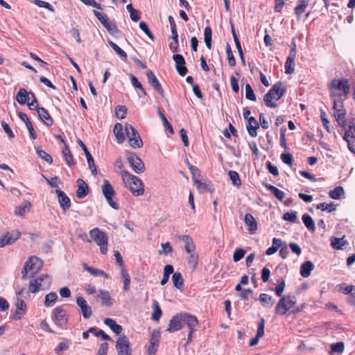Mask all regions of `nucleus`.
Here are the masks:
<instances>
[{"label":"nucleus","instance_id":"58836bf2","mask_svg":"<svg viewBox=\"0 0 355 355\" xmlns=\"http://www.w3.org/2000/svg\"><path fill=\"white\" fill-rule=\"evenodd\" d=\"M104 323L116 334H119L123 330L122 327L116 324V321L112 318H105L104 320Z\"/></svg>","mask_w":355,"mask_h":355},{"label":"nucleus","instance_id":"f03ea898","mask_svg":"<svg viewBox=\"0 0 355 355\" xmlns=\"http://www.w3.org/2000/svg\"><path fill=\"white\" fill-rule=\"evenodd\" d=\"M184 325L188 327L198 326V320L195 315L188 313H180L173 315L170 320L167 331L175 332L181 329Z\"/></svg>","mask_w":355,"mask_h":355},{"label":"nucleus","instance_id":"e2e57ef3","mask_svg":"<svg viewBox=\"0 0 355 355\" xmlns=\"http://www.w3.org/2000/svg\"><path fill=\"white\" fill-rule=\"evenodd\" d=\"M127 109L125 106L118 105L115 108V114L117 118L123 119L125 117Z\"/></svg>","mask_w":355,"mask_h":355},{"label":"nucleus","instance_id":"09e8293b","mask_svg":"<svg viewBox=\"0 0 355 355\" xmlns=\"http://www.w3.org/2000/svg\"><path fill=\"white\" fill-rule=\"evenodd\" d=\"M259 300L263 306H272V305L273 304V300L272 296L266 293H261L259 295Z\"/></svg>","mask_w":355,"mask_h":355},{"label":"nucleus","instance_id":"a211bd4d","mask_svg":"<svg viewBox=\"0 0 355 355\" xmlns=\"http://www.w3.org/2000/svg\"><path fill=\"white\" fill-rule=\"evenodd\" d=\"M343 139L347 143L348 149L355 154V128L349 126L343 135Z\"/></svg>","mask_w":355,"mask_h":355},{"label":"nucleus","instance_id":"ea45409f","mask_svg":"<svg viewBox=\"0 0 355 355\" xmlns=\"http://www.w3.org/2000/svg\"><path fill=\"white\" fill-rule=\"evenodd\" d=\"M83 268L89 272L91 275L96 277V276H103L105 278L107 279L108 275L103 270H99L98 268H94L90 266H88L86 263H83Z\"/></svg>","mask_w":355,"mask_h":355},{"label":"nucleus","instance_id":"c85d7f7f","mask_svg":"<svg viewBox=\"0 0 355 355\" xmlns=\"http://www.w3.org/2000/svg\"><path fill=\"white\" fill-rule=\"evenodd\" d=\"M180 240L184 243V250L187 253H192L196 250V246L192 238L188 235H181Z\"/></svg>","mask_w":355,"mask_h":355},{"label":"nucleus","instance_id":"6e6d98bb","mask_svg":"<svg viewBox=\"0 0 355 355\" xmlns=\"http://www.w3.org/2000/svg\"><path fill=\"white\" fill-rule=\"evenodd\" d=\"M194 184L198 190H201L202 191H212L211 186L210 184L202 182L197 179H194Z\"/></svg>","mask_w":355,"mask_h":355},{"label":"nucleus","instance_id":"2f4dec72","mask_svg":"<svg viewBox=\"0 0 355 355\" xmlns=\"http://www.w3.org/2000/svg\"><path fill=\"white\" fill-rule=\"evenodd\" d=\"M248 121L247 130L248 134L252 137H256L257 135V130L259 128V123L254 117L249 118Z\"/></svg>","mask_w":355,"mask_h":355},{"label":"nucleus","instance_id":"4d7b16f0","mask_svg":"<svg viewBox=\"0 0 355 355\" xmlns=\"http://www.w3.org/2000/svg\"><path fill=\"white\" fill-rule=\"evenodd\" d=\"M89 331L96 337H101L104 340H110L111 339L110 336L107 335L103 330L97 331L95 327H90Z\"/></svg>","mask_w":355,"mask_h":355},{"label":"nucleus","instance_id":"f3484780","mask_svg":"<svg viewBox=\"0 0 355 355\" xmlns=\"http://www.w3.org/2000/svg\"><path fill=\"white\" fill-rule=\"evenodd\" d=\"M296 57V46L295 44L293 43V47L291 48L289 55L286 58L285 63V72L287 74H292L295 71V59Z\"/></svg>","mask_w":355,"mask_h":355},{"label":"nucleus","instance_id":"338daca9","mask_svg":"<svg viewBox=\"0 0 355 355\" xmlns=\"http://www.w3.org/2000/svg\"><path fill=\"white\" fill-rule=\"evenodd\" d=\"M245 251L241 248H236L233 254V260L234 262L240 261L245 255Z\"/></svg>","mask_w":355,"mask_h":355},{"label":"nucleus","instance_id":"a878e982","mask_svg":"<svg viewBox=\"0 0 355 355\" xmlns=\"http://www.w3.org/2000/svg\"><path fill=\"white\" fill-rule=\"evenodd\" d=\"M15 306L16 310L15 311L13 318L15 320H20L26 313V303L22 299L17 298Z\"/></svg>","mask_w":355,"mask_h":355},{"label":"nucleus","instance_id":"393cba45","mask_svg":"<svg viewBox=\"0 0 355 355\" xmlns=\"http://www.w3.org/2000/svg\"><path fill=\"white\" fill-rule=\"evenodd\" d=\"M21 236L19 232H17L15 236H12L9 232L3 236H0V248H3L7 245L14 243Z\"/></svg>","mask_w":355,"mask_h":355},{"label":"nucleus","instance_id":"aec40b11","mask_svg":"<svg viewBox=\"0 0 355 355\" xmlns=\"http://www.w3.org/2000/svg\"><path fill=\"white\" fill-rule=\"evenodd\" d=\"M76 303L80 308L81 313L84 318H89L92 315V310L91 306L87 304V301L82 296H79L76 298Z\"/></svg>","mask_w":355,"mask_h":355},{"label":"nucleus","instance_id":"5fc2aeb1","mask_svg":"<svg viewBox=\"0 0 355 355\" xmlns=\"http://www.w3.org/2000/svg\"><path fill=\"white\" fill-rule=\"evenodd\" d=\"M316 208L318 209H320L321 211H327L328 212H331L336 209V205L333 202H322L318 204L316 206Z\"/></svg>","mask_w":355,"mask_h":355},{"label":"nucleus","instance_id":"412c9836","mask_svg":"<svg viewBox=\"0 0 355 355\" xmlns=\"http://www.w3.org/2000/svg\"><path fill=\"white\" fill-rule=\"evenodd\" d=\"M173 59L175 62V68L178 73L182 76H185L188 70L185 67V60L184 57L180 54H174Z\"/></svg>","mask_w":355,"mask_h":355},{"label":"nucleus","instance_id":"de8ad7c7","mask_svg":"<svg viewBox=\"0 0 355 355\" xmlns=\"http://www.w3.org/2000/svg\"><path fill=\"white\" fill-rule=\"evenodd\" d=\"M62 153H63V155L64 157V159H65L66 162L67 163V164L69 166H73L74 165V162H73V155L71 153L69 148L67 145H65L64 148H63Z\"/></svg>","mask_w":355,"mask_h":355},{"label":"nucleus","instance_id":"4c0bfd02","mask_svg":"<svg viewBox=\"0 0 355 355\" xmlns=\"http://www.w3.org/2000/svg\"><path fill=\"white\" fill-rule=\"evenodd\" d=\"M263 185L268 191H271L273 193V195L276 197V198L278 199L279 200L282 201L285 197L284 192L279 189L278 188L275 187V186L268 183H266Z\"/></svg>","mask_w":355,"mask_h":355},{"label":"nucleus","instance_id":"4468645a","mask_svg":"<svg viewBox=\"0 0 355 355\" xmlns=\"http://www.w3.org/2000/svg\"><path fill=\"white\" fill-rule=\"evenodd\" d=\"M116 349L118 355H131L130 341L125 336H120L116 343Z\"/></svg>","mask_w":355,"mask_h":355},{"label":"nucleus","instance_id":"3c124183","mask_svg":"<svg viewBox=\"0 0 355 355\" xmlns=\"http://www.w3.org/2000/svg\"><path fill=\"white\" fill-rule=\"evenodd\" d=\"M36 152L37 155L46 161L48 164H51L53 163V158L52 157L48 154L46 151L42 150L40 147H37L36 148Z\"/></svg>","mask_w":355,"mask_h":355},{"label":"nucleus","instance_id":"39448f33","mask_svg":"<svg viewBox=\"0 0 355 355\" xmlns=\"http://www.w3.org/2000/svg\"><path fill=\"white\" fill-rule=\"evenodd\" d=\"M121 178L125 187L130 190L134 196H139L144 194V184L140 178L132 175L127 171L121 172Z\"/></svg>","mask_w":355,"mask_h":355},{"label":"nucleus","instance_id":"c9c22d12","mask_svg":"<svg viewBox=\"0 0 355 355\" xmlns=\"http://www.w3.org/2000/svg\"><path fill=\"white\" fill-rule=\"evenodd\" d=\"M16 101L21 105H24L29 101V92L24 88H20L16 95Z\"/></svg>","mask_w":355,"mask_h":355},{"label":"nucleus","instance_id":"cd10ccee","mask_svg":"<svg viewBox=\"0 0 355 355\" xmlns=\"http://www.w3.org/2000/svg\"><path fill=\"white\" fill-rule=\"evenodd\" d=\"M244 222L250 233H254L257 230V223L251 214H246Z\"/></svg>","mask_w":355,"mask_h":355},{"label":"nucleus","instance_id":"1a4fd4ad","mask_svg":"<svg viewBox=\"0 0 355 355\" xmlns=\"http://www.w3.org/2000/svg\"><path fill=\"white\" fill-rule=\"evenodd\" d=\"M52 320L59 327L65 329L69 321L67 311L62 306H56L52 311Z\"/></svg>","mask_w":355,"mask_h":355},{"label":"nucleus","instance_id":"9d476101","mask_svg":"<svg viewBox=\"0 0 355 355\" xmlns=\"http://www.w3.org/2000/svg\"><path fill=\"white\" fill-rule=\"evenodd\" d=\"M125 131L130 146L133 148H139L143 146L142 139L137 130L130 124L125 125Z\"/></svg>","mask_w":355,"mask_h":355},{"label":"nucleus","instance_id":"7c9ffc66","mask_svg":"<svg viewBox=\"0 0 355 355\" xmlns=\"http://www.w3.org/2000/svg\"><path fill=\"white\" fill-rule=\"evenodd\" d=\"M309 0H298L297 6L294 8L295 15L297 19H300L302 15L305 12L309 6Z\"/></svg>","mask_w":355,"mask_h":355},{"label":"nucleus","instance_id":"603ef678","mask_svg":"<svg viewBox=\"0 0 355 355\" xmlns=\"http://www.w3.org/2000/svg\"><path fill=\"white\" fill-rule=\"evenodd\" d=\"M109 45L112 47V49L123 60H127L128 55L127 53L121 49L116 44L112 41H109Z\"/></svg>","mask_w":355,"mask_h":355},{"label":"nucleus","instance_id":"a18cd8bd","mask_svg":"<svg viewBox=\"0 0 355 355\" xmlns=\"http://www.w3.org/2000/svg\"><path fill=\"white\" fill-rule=\"evenodd\" d=\"M211 35L212 31L210 26H207L204 31V40L206 46L209 49H211Z\"/></svg>","mask_w":355,"mask_h":355},{"label":"nucleus","instance_id":"c03bdc74","mask_svg":"<svg viewBox=\"0 0 355 355\" xmlns=\"http://www.w3.org/2000/svg\"><path fill=\"white\" fill-rule=\"evenodd\" d=\"M153 312L151 315V319L155 321H158L162 314V309L157 301H155L153 304Z\"/></svg>","mask_w":355,"mask_h":355},{"label":"nucleus","instance_id":"6ab92c4d","mask_svg":"<svg viewBox=\"0 0 355 355\" xmlns=\"http://www.w3.org/2000/svg\"><path fill=\"white\" fill-rule=\"evenodd\" d=\"M160 333L158 331H153L151 334L150 345L148 348V355H155L157 351L159 343Z\"/></svg>","mask_w":355,"mask_h":355},{"label":"nucleus","instance_id":"f8f14e48","mask_svg":"<svg viewBox=\"0 0 355 355\" xmlns=\"http://www.w3.org/2000/svg\"><path fill=\"white\" fill-rule=\"evenodd\" d=\"M93 13L110 35H115L116 34L119 33V30L117 28L114 22L110 21L109 17L106 14L100 12L95 10H93Z\"/></svg>","mask_w":355,"mask_h":355},{"label":"nucleus","instance_id":"69168bd1","mask_svg":"<svg viewBox=\"0 0 355 355\" xmlns=\"http://www.w3.org/2000/svg\"><path fill=\"white\" fill-rule=\"evenodd\" d=\"M331 350L333 353L341 354L344 351V344L343 342L333 343L331 345Z\"/></svg>","mask_w":355,"mask_h":355},{"label":"nucleus","instance_id":"473e14b6","mask_svg":"<svg viewBox=\"0 0 355 355\" xmlns=\"http://www.w3.org/2000/svg\"><path fill=\"white\" fill-rule=\"evenodd\" d=\"M113 132L115 135L117 143L120 144L123 143L125 139V137L123 133V128L122 124L120 123H116Z\"/></svg>","mask_w":355,"mask_h":355},{"label":"nucleus","instance_id":"5701e85b","mask_svg":"<svg viewBox=\"0 0 355 355\" xmlns=\"http://www.w3.org/2000/svg\"><path fill=\"white\" fill-rule=\"evenodd\" d=\"M265 320L262 318L257 325V331L255 337L252 338L249 342V346H255L258 344L259 339L264 335Z\"/></svg>","mask_w":355,"mask_h":355},{"label":"nucleus","instance_id":"ddd939ff","mask_svg":"<svg viewBox=\"0 0 355 355\" xmlns=\"http://www.w3.org/2000/svg\"><path fill=\"white\" fill-rule=\"evenodd\" d=\"M102 192L110 207L114 209H118L119 205L113 200V197L115 196V191L107 180H104Z\"/></svg>","mask_w":355,"mask_h":355},{"label":"nucleus","instance_id":"9b49d317","mask_svg":"<svg viewBox=\"0 0 355 355\" xmlns=\"http://www.w3.org/2000/svg\"><path fill=\"white\" fill-rule=\"evenodd\" d=\"M51 284V277L47 275H42L33 280L29 283L28 291L31 293H35L45 287H49Z\"/></svg>","mask_w":355,"mask_h":355},{"label":"nucleus","instance_id":"e433bc0d","mask_svg":"<svg viewBox=\"0 0 355 355\" xmlns=\"http://www.w3.org/2000/svg\"><path fill=\"white\" fill-rule=\"evenodd\" d=\"M31 207V204L29 202L26 201L21 205L16 207L15 209V214L19 216H24L26 213L30 210Z\"/></svg>","mask_w":355,"mask_h":355},{"label":"nucleus","instance_id":"423d86ee","mask_svg":"<svg viewBox=\"0 0 355 355\" xmlns=\"http://www.w3.org/2000/svg\"><path fill=\"white\" fill-rule=\"evenodd\" d=\"M42 267L43 262L40 259L35 256L30 257L25 262L21 270L22 279H26L28 274L31 277H33L42 270Z\"/></svg>","mask_w":355,"mask_h":355},{"label":"nucleus","instance_id":"a19ab883","mask_svg":"<svg viewBox=\"0 0 355 355\" xmlns=\"http://www.w3.org/2000/svg\"><path fill=\"white\" fill-rule=\"evenodd\" d=\"M347 244L344 236L343 238L333 237L331 239V245L336 250H341L343 247Z\"/></svg>","mask_w":355,"mask_h":355},{"label":"nucleus","instance_id":"2eb2a0df","mask_svg":"<svg viewBox=\"0 0 355 355\" xmlns=\"http://www.w3.org/2000/svg\"><path fill=\"white\" fill-rule=\"evenodd\" d=\"M127 159L132 169L136 173H141L145 170V166L141 159L135 153H129Z\"/></svg>","mask_w":355,"mask_h":355},{"label":"nucleus","instance_id":"864d4df0","mask_svg":"<svg viewBox=\"0 0 355 355\" xmlns=\"http://www.w3.org/2000/svg\"><path fill=\"white\" fill-rule=\"evenodd\" d=\"M344 194V190L342 187H336L329 193V196L332 199H339Z\"/></svg>","mask_w":355,"mask_h":355},{"label":"nucleus","instance_id":"37998d69","mask_svg":"<svg viewBox=\"0 0 355 355\" xmlns=\"http://www.w3.org/2000/svg\"><path fill=\"white\" fill-rule=\"evenodd\" d=\"M58 299V295L55 292H51L46 295L44 300V306L50 307L55 304Z\"/></svg>","mask_w":355,"mask_h":355},{"label":"nucleus","instance_id":"79ce46f5","mask_svg":"<svg viewBox=\"0 0 355 355\" xmlns=\"http://www.w3.org/2000/svg\"><path fill=\"white\" fill-rule=\"evenodd\" d=\"M172 281L173 285L178 289H182L184 284V279L182 278V274L179 272H175L173 273L172 276Z\"/></svg>","mask_w":355,"mask_h":355},{"label":"nucleus","instance_id":"774afa93","mask_svg":"<svg viewBox=\"0 0 355 355\" xmlns=\"http://www.w3.org/2000/svg\"><path fill=\"white\" fill-rule=\"evenodd\" d=\"M280 157L284 163L288 164L290 166L293 165V157L291 153H282Z\"/></svg>","mask_w":355,"mask_h":355},{"label":"nucleus","instance_id":"dca6fc26","mask_svg":"<svg viewBox=\"0 0 355 355\" xmlns=\"http://www.w3.org/2000/svg\"><path fill=\"white\" fill-rule=\"evenodd\" d=\"M146 76L148 78V83L153 87V88L159 93L161 98H164L165 94L164 91L159 82L158 79L151 70H148L146 72Z\"/></svg>","mask_w":355,"mask_h":355},{"label":"nucleus","instance_id":"680f3d73","mask_svg":"<svg viewBox=\"0 0 355 355\" xmlns=\"http://www.w3.org/2000/svg\"><path fill=\"white\" fill-rule=\"evenodd\" d=\"M245 98L252 101H255L257 99L256 95H255L254 91L252 90L251 86L250 85V84L245 85Z\"/></svg>","mask_w":355,"mask_h":355},{"label":"nucleus","instance_id":"49530a36","mask_svg":"<svg viewBox=\"0 0 355 355\" xmlns=\"http://www.w3.org/2000/svg\"><path fill=\"white\" fill-rule=\"evenodd\" d=\"M302 221H303L304 225L309 230H310L313 232L315 230V223H314L312 218L309 215H308L306 214H304L302 217Z\"/></svg>","mask_w":355,"mask_h":355},{"label":"nucleus","instance_id":"bf43d9fd","mask_svg":"<svg viewBox=\"0 0 355 355\" xmlns=\"http://www.w3.org/2000/svg\"><path fill=\"white\" fill-rule=\"evenodd\" d=\"M130 80L132 85L137 89H139L144 95H147L146 90L143 87L141 83L138 80V79L133 75L130 76Z\"/></svg>","mask_w":355,"mask_h":355},{"label":"nucleus","instance_id":"f257e3e1","mask_svg":"<svg viewBox=\"0 0 355 355\" xmlns=\"http://www.w3.org/2000/svg\"><path fill=\"white\" fill-rule=\"evenodd\" d=\"M296 303L297 299L294 295H284L278 301L275 312L277 315H280L300 313L304 309V304L300 306H295Z\"/></svg>","mask_w":355,"mask_h":355},{"label":"nucleus","instance_id":"6e6552de","mask_svg":"<svg viewBox=\"0 0 355 355\" xmlns=\"http://www.w3.org/2000/svg\"><path fill=\"white\" fill-rule=\"evenodd\" d=\"M334 105L333 109L334 110V116L336 121L340 126H346V110L344 107L343 101L345 100L340 98H333Z\"/></svg>","mask_w":355,"mask_h":355},{"label":"nucleus","instance_id":"0eeeda50","mask_svg":"<svg viewBox=\"0 0 355 355\" xmlns=\"http://www.w3.org/2000/svg\"><path fill=\"white\" fill-rule=\"evenodd\" d=\"M89 235L93 241L99 246L101 253L102 254H107L108 238L105 233L98 227H95L90 230Z\"/></svg>","mask_w":355,"mask_h":355},{"label":"nucleus","instance_id":"13d9d810","mask_svg":"<svg viewBox=\"0 0 355 355\" xmlns=\"http://www.w3.org/2000/svg\"><path fill=\"white\" fill-rule=\"evenodd\" d=\"M226 53L229 65L232 67H234L236 65V60L232 53L231 46L229 44H227L226 45Z\"/></svg>","mask_w":355,"mask_h":355},{"label":"nucleus","instance_id":"b1692460","mask_svg":"<svg viewBox=\"0 0 355 355\" xmlns=\"http://www.w3.org/2000/svg\"><path fill=\"white\" fill-rule=\"evenodd\" d=\"M78 143H79L80 146H81L82 149L84 150V153L85 154L87 161L88 163V166L92 171V173L93 175H96L97 170H96V167L95 166L94 160L92 155L90 154L87 148L86 147V146L84 144V143L81 140H79Z\"/></svg>","mask_w":355,"mask_h":355},{"label":"nucleus","instance_id":"c756f323","mask_svg":"<svg viewBox=\"0 0 355 355\" xmlns=\"http://www.w3.org/2000/svg\"><path fill=\"white\" fill-rule=\"evenodd\" d=\"M78 183V189L76 191V196L78 198H85L89 192V187L85 182L82 179H78L77 180Z\"/></svg>","mask_w":355,"mask_h":355},{"label":"nucleus","instance_id":"bb28decb","mask_svg":"<svg viewBox=\"0 0 355 355\" xmlns=\"http://www.w3.org/2000/svg\"><path fill=\"white\" fill-rule=\"evenodd\" d=\"M37 113L39 118L43 121L47 126H51L53 123V120L50 116L49 112L44 107H37Z\"/></svg>","mask_w":355,"mask_h":355},{"label":"nucleus","instance_id":"20e7f679","mask_svg":"<svg viewBox=\"0 0 355 355\" xmlns=\"http://www.w3.org/2000/svg\"><path fill=\"white\" fill-rule=\"evenodd\" d=\"M286 89L282 82L276 83L264 95L263 101L268 107L275 108L276 101L279 100L286 92Z\"/></svg>","mask_w":355,"mask_h":355},{"label":"nucleus","instance_id":"72a5a7b5","mask_svg":"<svg viewBox=\"0 0 355 355\" xmlns=\"http://www.w3.org/2000/svg\"><path fill=\"white\" fill-rule=\"evenodd\" d=\"M98 297L101 298V304L103 306H110L112 305V299L107 291H98Z\"/></svg>","mask_w":355,"mask_h":355},{"label":"nucleus","instance_id":"052dcab7","mask_svg":"<svg viewBox=\"0 0 355 355\" xmlns=\"http://www.w3.org/2000/svg\"><path fill=\"white\" fill-rule=\"evenodd\" d=\"M189 254V256L188 257V263L190 266L195 269L198 266V257L195 252Z\"/></svg>","mask_w":355,"mask_h":355},{"label":"nucleus","instance_id":"0e129e2a","mask_svg":"<svg viewBox=\"0 0 355 355\" xmlns=\"http://www.w3.org/2000/svg\"><path fill=\"white\" fill-rule=\"evenodd\" d=\"M285 286H286V283L284 279H281L280 281H278V284L275 288V294L278 297H283L282 294H283Z\"/></svg>","mask_w":355,"mask_h":355},{"label":"nucleus","instance_id":"f704fd0d","mask_svg":"<svg viewBox=\"0 0 355 355\" xmlns=\"http://www.w3.org/2000/svg\"><path fill=\"white\" fill-rule=\"evenodd\" d=\"M314 268V265L310 261L304 262L300 266V275L303 277L310 276L311 271Z\"/></svg>","mask_w":355,"mask_h":355},{"label":"nucleus","instance_id":"7ed1b4c3","mask_svg":"<svg viewBox=\"0 0 355 355\" xmlns=\"http://www.w3.org/2000/svg\"><path fill=\"white\" fill-rule=\"evenodd\" d=\"M330 97L346 100L350 92L349 81L345 78H334L329 85Z\"/></svg>","mask_w":355,"mask_h":355},{"label":"nucleus","instance_id":"8fccbe9b","mask_svg":"<svg viewBox=\"0 0 355 355\" xmlns=\"http://www.w3.org/2000/svg\"><path fill=\"white\" fill-rule=\"evenodd\" d=\"M228 175L230 179L232 180V184L237 187H240L241 185V180L240 179L239 175L236 171H230L228 172Z\"/></svg>","mask_w":355,"mask_h":355},{"label":"nucleus","instance_id":"4be33fe9","mask_svg":"<svg viewBox=\"0 0 355 355\" xmlns=\"http://www.w3.org/2000/svg\"><path fill=\"white\" fill-rule=\"evenodd\" d=\"M55 193L58 196L59 204L64 211H66L71 207V201L69 198L65 193L60 189L55 190Z\"/></svg>","mask_w":355,"mask_h":355}]
</instances>
